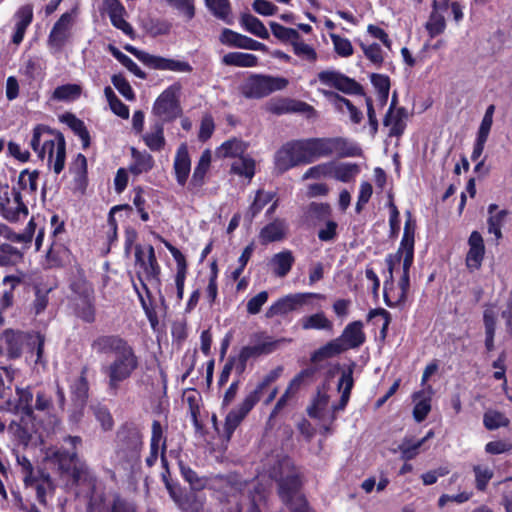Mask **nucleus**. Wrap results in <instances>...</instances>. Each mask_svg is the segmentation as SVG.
I'll use <instances>...</instances> for the list:
<instances>
[{"label": "nucleus", "mask_w": 512, "mask_h": 512, "mask_svg": "<svg viewBox=\"0 0 512 512\" xmlns=\"http://www.w3.org/2000/svg\"><path fill=\"white\" fill-rule=\"evenodd\" d=\"M407 216L398 251L395 254L388 255L386 258L391 282L386 281L384 284V297L391 306L405 301L410 285L409 270L414 259L416 225L411 218L410 212H407Z\"/></svg>", "instance_id": "1"}, {"label": "nucleus", "mask_w": 512, "mask_h": 512, "mask_svg": "<svg viewBox=\"0 0 512 512\" xmlns=\"http://www.w3.org/2000/svg\"><path fill=\"white\" fill-rule=\"evenodd\" d=\"M30 146L40 159H47L55 174H60L65 166L66 143L63 135L45 125L33 129Z\"/></svg>", "instance_id": "2"}, {"label": "nucleus", "mask_w": 512, "mask_h": 512, "mask_svg": "<svg viewBox=\"0 0 512 512\" xmlns=\"http://www.w3.org/2000/svg\"><path fill=\"white\" fill-rule=\"evenodd\" d=\"M278 372L276 370L271 371L266 375L262 381H260L256 387L249 392L242 402L235 408H233L225 417L224 421V437L227 440H231L235 430L239 427L242 421L247 417L251 410L261 400L263 391L277 379Z\"/></svg>", "instance_id": "3"}, {"label": "nucleus", "mask_w": 512, "mask_h": 512, "mask_svg": "<svg viewBox=\"0 0 512 512\" xmlns=\"http://www.w3.org/2000/svg\"><path fill=\"white\" fill-rule=\"evenodd\" d=\"M115 454L123 462L134 464L140 460L143 448V434L139 426L132 422L122 423L115 435Z\"/></svg>", "instance_id": "4"}, {"label": "nucleus", "mask_w": 512, "mask_h": 512, "mask_svg": "<svg viewBox=\"0 0 512 512\" xmlns=\"http://www.w3.org/2000/svg\"><path fill=\"white\" fill-rule=\"evenodd\" d=\"M304 141L310 163L331 155L352 157L360 153L357 145L342 137L309 138Z\"/></svg>", "instance_id": "5"}, {"label": "nucleus", "mask_w": 512, "mask_h": 512, "mask_svg": "<svg viewBox=\"0 0 512 512\" xmlns=\"http://www.w3.org/2000/svg\"><path fill=\"white\" fill-rule=\"evenodd\" d=\"M501 314L507 333L512 336V301L508 300L504 305L497 303L489 304L483 312V322L485 327V345L488 350L493 349V339L498 317Z\"/></svg>", "instance_id": "6"}, {"label": "nucleus", "mask_w": 512, "mask_h": 512, "mask_svg": "<svg viewBox=\"0 0 512 512\" xmlns=\"http://www.w3.org/2000/svg\"><path fill=\"white\" fill-rule=\"evenodd\" d=\"M288 80L284 77L253 74L242 86V93L247 98H262L287 87Z\"/></svg>", "instance_id": "7"}, {"label": "nucleus", "mask_w": 512, "mask_h": 512, "mask_svg": "<svg viewBox=\"0 0 512 512\" xmlns=\"http://www.w3.org/2000/svg\"><path fill=\"white\" fill-rule=\"evenodd\" d=\"M180 83H173L167 87L155 100L152 112L162 121L170 122L178 118L182 109L180 106Z\"/></svg>", "instance_id": "8"}, {"label": "nucleus", "mask_w": 512, "mask_h": 512, "mask_svg": "<svg viewBox=\"0 0 512 512\" xmlns=\"http://www.w3.org/2000/svg\"><path fill=\"white\" fill-rule=\"evenodd\" d=\"M162 481L169 496L182 512H203L204 498L196 494L197 491H187L177 482H172L165 473L161 474Z\"/></svg>", "instance_id": "9"}, {"label": "nucleus", "mask_w": 512, "mask_h": 512, "mask_svg": "<svg viewBox=\"0 0 512 512\" xmlns=\"http://www.w3.org/2000/svg\"><path fill=\"white\" fill-rule=\"evenodd\" d=\"M309 163L304 139L286 143L275 156V165L282 172L297 165Z\"/></svg>", "instance_id": "10"}, {"label": "nucleus", "mask_w": 512, "mask_h": 512, "mask_svg": "<svg viewBox=\"0 0 512 512\" xmlns=\"http://www.w3.org/2000/svg\"><path fill=\"white\" fill-rule=\"evenodd\" d=\"M323 299L324 296L317 293H293L285 295L275 301L266 311L267 318L286 316L306 304L309 298Z\"/></svg>", "instance_id": "11"}, {"label": "nucleus", "mask_w": 512, "mask_h": 512, "mask_svg": "<svg viewBox=\"0 0 512 512\" xmlns=\"http://www.w3.org/2000/svg\"><path fill=\"white\" fill-rule=\"evenodd\" d=\"M137 366L138 359L135 354H119L108 367L110 388L117 389L119 383L129 378Z\"/></svg>", "instance_id": "12"}, {"label": "nucleus", "mask_w": 512, "mask_h": 512, "mask_svg": "<svg viewBox=\"0 0 512 512\" xmlns=\"http://www.w3.org/2000/svg\"><path fill=\"white\" fill-rule=\"evenodd\" d=\"M135 260L140 280L143 287L146 289V284L143 282V277L146 280H153L159 274V266L156 260L154 248L151 245L142 247L137 245L135 248Z\"/></svg>", "instance_id": "13"}, {"label": "nucleus", "mask_w": 512, "mask_h": 512, "mask_svg": "<svg viewBox=\"0 0 512 512\" xmlns=\"http://www.w3.org/2000/svg\"><path fill=\"white\" fill-rule=\"evenodd\" d=\"M316 81L346 94H356L361 89L360 85L355 80L336 70H324L319 72Z\"/></svg>", "instance_id": "14"}, {"label": "nucleus", "mask_w": 512, "mask_h": 512, "mask_svg": "<svg viewBox=\"0 0 512 512\" xmlns=\"http://www.w3.org/2000/svg\"><path fill=\"white\" fill-rule=\"evenodd\" d=\"M334 355L335 354H311L310 365L296 374L291 379L286 389L295 396L303 385L314 380L316 373L321 369L319 363Z\"/></svg>", "instance_id": "15"}, {"label": "nucleus", "mask_w": 512, "mask_h": 512, "mask_svg": "<svg viewBox=\"0 0 512 512\" xmlns=\"http://www.w3.org/2000/svg\"><path fill=\"white\" fill-rule=\"evenodd\" d=\"M76 11L66 12L61 15L58 21L54 24L49 34V44L51 46L61 48L69 39L71 28L74 24Z\"/></svg>", "instance_id": "16"}, {"label": "nucleus", "mask_w": 512, "mask_h": 512, "mask_svg": "<svg viewBox=\"0 0 512 512\" xmlns=\"http://www.w3.org/2000/svg\"><path fill=\"white\" fill-rule=\"evenodd\" d=\"M485 256V245L482 235L478 231H473L468 238V251L465 258V264L470 272L481 268Z\"/></svg>", "instance_id": "17"}, {"label": "nucleus", "mask_w": 512, "mask_h": 512, "mask_svg": "<svg viewBox=\"0 0 512 512\" xmlns=\"http://www.w3.org/2000/svg\"><path fill=\"white\" fill-rule=\"evenodd\" d=\"M277 493L281 502L286 505L296 501L301 492L303 483L299 474H289L279 478L277 481Z\"/></svg>", "instance_id": "18"}, {"label": "nucleus", "mask_w": 512, "mask_h": 512, "mask_svg": "<svg viewBox=\"0 0 512 512\" xmlns=\"http://www.w3.org/2000/svg\"><path fill=\"white\" fill-rule=\"evenodd\" d=\"M432 395L433 389L430 385L412 394V400L415 403L412 414L416 422H423L430 413Z\"/></svg>", "instance_id": "19"}, {"label": "nucleus", "mask_w": 512, "mask_h": 512, "mask_svg": "<svg viewBox=\"0 0 512 512\" xmlns=\"http://www.w3.org/2000/svg\"><path fill=\"white\" fill-rule=\"evenodd\" d=\"M362 328L363 325L360 321L347 325L342 335L337 340V347L342 350L358 348L365 340Z\"/></svg>", "instance_id": "20"}, {"label": "nucleus", "mask_w": 512, "mask_h": 512, "mask_svg": "<svg viewBox=\"0 0 512 512\" xmlns=\"http://www.w3.org/2000/svg\"><path fill=\"white\" fill-rule=\"evenodd\" d=\"M88 367L81 369L80 375L70 385L71 400L75 407L85 408L89 398Z\"/></svg>", "instance_id": "21"}, {"label": "nucleus", "mask_w": 512, "mask_h": 512, "mask_svg": "<svg viewBox=\"0 0 512 512\" xmlns=\"http://www.w3.org/2000/svg\"><path fill=\"white\" fill-rule=\"evenodd\" d=\"M320 93L334 106L336 110L341 113L347 111L350 116V120L358 124L363 119V114L359 111L348 99L341 97L337 93L330 90L319 89Z\"/></svg>", "instance_id": "22"}, {"label": "nucleus", "mask_w": 512, "mask_h": 512, "mask_svg": "<svg viewBox=\"0 0 512 512\" xmlns=\"http://www.w3.org/2000/svg\"><path fill=\"white\" fill-rule=\"evenodd\" d=\"M165 246L172 254L177 265V271L175 275L176 298L178 301H181L184 295V285L187 274L186 260L181 251L178 250L176 247H174L168 242H165Z\"/></svg>", "instance_id": "23"}, {"label": "nucleus", "mask_w": 512, "mask_h": 512, "mask_svg": "<svg viewBox=\"0 0 512 512\" xmlns=\"http://www.w3.org/2000/svg\"><path fill=\"white\" fill-rule=\"evenodd\" d=\"M407 113L404 108H396L392 102L385 118L384 126L389 128V136L399 137L406 127Z\"/></svg>", "instance_id": "24"}, {"label": "nucleus", "mask_w": 512, "mask_h": 512, "mask_svg": "<svg viewBox=\"0 0 512 512\" xmlns=\"http://www.w3.org/2000/svg\"><path fill=\"white\" fill-rule=\"evenodd\" d=\"M147 66L152 69L166 70L178 73H189L192 71V66L187 61L165 58L152 54Z\"/></svg>", "instance_id": "25"}, {"label": "nucleus", "mask_w": 512, "mask_h": 512, "mask_svg": "<svg viewBox=\"0 0 512 512\" xmlns=\"http://www.w3.org/2000/svg\"><path fill=\"white\" fill-rule=\"evenodd\" d=\"M183 401L188 405L189 414L195 431L201 432L204 425L200 420V410L202 407V396L200 392L193 388L185 390L183 393Z\"/></svg>", "instance_id": "26"}, {"label": "nucleus", "mask_w": 512, "mask_h": 512, "mask_svg": "<svg viewBox=\"0 0 512 512\" xmlns=\"http://www.w3.org/2000/svg\"><path fill=\"white\" fill-rule=\"evenodd\" d=\"M173 167L177 183L184 186L191 171V160L186 144H181L178 147Z\"/></svg>", "instance_id": "27"}, {"label": "nucleus", "mask_w": 512, "mask_h": 512, "mask_svg": "<svg viewBox=\"0 0 512 512\" xmlns=\"http://www.w3.org/2000/svg\"><path fill=\"white\" fill-rule=\"evenodd\" d=\"M508 211L499 209L496 204L488 206L487 231L494 235L495 241L498 242L502 238L501 229L505 224Z\"/></svg>", "instance_id": "28"}, {"label": "nucleus", "mask_w": 512, "mask_h": 512, "mask_svg": "<svg viewBox=\"0 0 512 512\" xmlns=\"http://www.w3.org/2000/svg\"><path fill=\"white\" fill-rule=\"evenodd\" d=\"M295 258L290 250H283L271 258L269 265L277 277H285L291 270Z\"/></svg>", "instance_id": "29"}, {"label": "nucleus", "mask_w": 512, "mask_h": 512, "mask_svg": "<svg viewBox=\"0 0 512 512\" xmlns=\"http://www.w3.org/2000/svg\"><path fill=\"white\" fill-rule=\"evenodd\" d=\"M299 326L303 330H319L332 331L333 322L325 315L324 312L303 316L299 322Z\"/></svg>", "instance_id": "30"}, {"label": "nucleus", "mask_w": 512, "mask_h": 512, "mask_svg": "<svg viewBox=\"0 0 512 512\" xmlns=\"http://www.w3.org/2000/svg\"><path fill=\"white\" fill-rule=\"evenodd\" d=\"M75 313L85 322L91 323L95 320L94 301L90 289H85L83 296L76 300Z\"/></svg>", "instance_id": "31"}, {"label": "nucleus", "mask_w": 512, "mask_h": 512, "mask_svg": "<svg viewBox=\"0 0 512 512\" xmlns=\"http://www.w3.org/2000/svg\"><path fill=\"white\" fill-rule=\"evenodd\" d=\"M287 232V225L284 220L277 219L260 231L259 238L263 244L282 240Z\"/></svg>", "instance_id": "32"}, {"label": "nucleus", "mask_w": 512, "mask_h": 512, "mask_svg": "<svg viewBox=\"0 0 512 512\" xmlns=\"http://www.w3.org/2000/svg\"><path fill=\"white\" fill-rule=\"evenodd\" d=\"M92 348L98 352H127L128 344L117 336H101L97 338Z\"/></svg>", "instance_id": "33"}, {"label": "nucleus", "mask_w": 512, "mask_h": 512, "mask_svg": "<svg viewBox=\"0 0 512 512\" xmlns=\"http://www.w3.org/2000/svg\"><path fill=\"white\" fill-rule=\"evenodd\" d=\"M132 162L129 166V171L134 175H140L146 173L153 168L154 160L153 157L143 151L140 152L135 148H131Z\"/></svg>", "instance_id": "34"}, {"label": "nucleus", "mask_w": 512, "mask_h": 512, "mask_svg": "<svg viewBox=\"0 0 512 512\" xmlns=\"http://www.w3.org/2000/svg\"><path fill=\"white\" fill-rule=\"evenodd\" d=\"M26 487H33L36 490L37 500L41 504H46V494L48 489H53V482L50 475L42 470L37 471L31 482L25 484Z\"/></svg>", "instance_id": "35"}, {"label": "nucleus", "mask_w": 512, "mask_h": 512, "mask_svg": "<svg viewBox=\"0 0 512 512\" xmlns=\"http://www.w3.org/2000/svg\"><path fill=\"white\" fill-rule=\"evenodd\" d=\"M70 251L62 244L53 243L46 255V266L60 267L70 262Z\"/></svg>", "instance_id": "36"}, {"label": "nucleus", "mask_w": 512, "mask_h": 512, "mask_svg": "<svg viewBox=\"0 0 512 512\" xmlns=\"http://www.w3.org/2000/svg\"><path fill=\"white\" fill-rule=\"evenodd\" d=\"M247 145L239 139L232 138L216 149V156L218 158H239L244 155Z\"/></svg>", "instance_id": "37"}, {"label": "nucleus", "mask_w": 512, "mask_h": 512, "mask_svg": "<svg viewBox=\"0 0 512 512\" xmlns=\"http://www.w3.org/2000/svg\"><path fill=\"white\" fill-rule=\"evenodd\" d=\"M330 169V177L345 183L353 180L359 173L358 165L353 163L330 162Z\"/></svg>", "instance_id": "38"}, {"label": "nucleus", "mask_w": 512, "mask_h": 512, "mask_svg": "<svg viewBox=\"0 0 512 512\" xmlns=\"http://www.w3.org/2000/svg\"><path fill=\"white\" fill-rule=\"evenodd\" d=\"M179 471L192 491H201L207 486V478L201 477L190 466L186 465L182 460L178 461Z\"/></svg>", "instance_id": "39"}, {"label": "nucleus", "mask_w": 512, "mask_h": 512, "mask_svg": "<svg viewBox=\"0 0 512 512\" xmlns=\"http://www.w3.org/2000/svg\"><path fill=\"white\" fill-rule=\"evenodd\" d=\"M222 63L227 66L250 68L258 65V58L250 53L230 52L223 56Z\"/></svg>", "instance_id": "40"}, {"label": "nucleus", "mask_w": 512, "mask_h": 512, "mask_svg": "<svg viewBox=\"0 0 512 512\" xmlns=\"http://www.w3.org/2000/svg\"><path fill=\"white\" fill-rule=\"evenodd\" d=\"M16 393L18 396V401L16 404V409L22 415V417H26L29 420H34V407L32 405L33 401V393L29 387L27 388H17Z\"/></svg>", "instance_id": "41"}, {"label": "nucleus", "mask_w": 512, "mask_h": 512, "mask_svg": "<svg viewBox=\"0 0 512 512\" xmlns=\"http://www.w3.org/2000/svg\"><path fill=\"white\" fill-rule=\"evenodd\" d=\"M241 26L249 33L261 39H268L269 32L265 25L251 14H243L240 18Z\"/></svg>", "instance_id": "42"}, {"label": "nucleus", "mask_w": 512, "mask_h": 512, "mask_svg": "<svg viewBox=\"0 0 512 512\" xmlns=\"http://www.w3.org/2000/svg\"><path fill=\"white\" fill-rule=\"evenodd\" d=\"M328 403L329 396L325 392L318 390L310 405L307 407L308 416L313 419H323Z\"/></svg>", "instance_id": "43"}, {"label": "nucleus", "mask_w": 512, "mask_h": 512, "mask_svg": "<svg viewBox=\"0 0 512 512\" xmlns=\"http://www.w3.org/2000/svg\"><path fill=\"white\" fill-rule=\"evenodd\" d=\"M27 337L24 336V332L12 329L5 330L0 336V348H6L8 352H16L23 347L22 340Z\"/></svg>", "instance_id": "44"}, {"label": "nucleus", "mask_w": 512, "mask_h": 512, "mask_svg": "<svg viewBox=\"0 0 512 512\" xmlns=\"http://www.w3.org/2000/svg\"><path fill=\"white\" fill-rule=\"evenodd\" d=\"M231 172L251 180L255 174V162L249 156H241L231 164Z\"/></svg>", "instance_id": "45"}, {"label": "nucleus", "mask_w": 512, "mask_h": 512, "mask_svg": "<svg viewBox=\"0 0 512 512\" xmlns=\"http://www.w3.org/2000/svg\"><path fill=\"white\" fill-rule=\"evenodd\" d=\"M143 140L150 150H161L165 145L164 129L162 124H154L151 127V130L143 136Z\"/></svg>", "instance_id": "46"}, {"label": "nucleus", "mask_w": 512, "mask_h": 512, "mask_svg": "<svg viewBox=\"0 0 512 512\" xmlns=\"http://www.w3.org/2000/svg\"><path fill=\"white\" fill-rule=\"evenodd\" d=\"M90 409L95 419L100 423V426L104 432L111 431L114 427V419L106 405L101 403L92 404Z\"/></svg>", "instance_id": "47"}, {"label": "nucleus", "mask_w": 512, "mask_h": 512, "mask_svg": "<svg viewBox=\"0 0 512 512\" xmlns=\"http://www.w3.org/2000/svg\"><path fill=\"white\" fill-rule=\"evenodd\" d=\"M28 209L21 200V195L18 192L13 194V200L7 202L4 207V216L11 221L18 220L21 216H26Z\"/></svg>", "instance_id": "48"}, {"label": "nucleus", "mask_w": 512, "mask_h": 512, "mask_svg": "<svg viewBox=\"0 0 512 512\" xmlns=\"http://www.w3.org/2000/svg\"><path fill=\"white\" fill-rule=\"evenodd\" d=\"M205 4L215 17L227 24L232 23L229 0H205Z\"/></svg>", "instance_id": "49"}, {"label": "nucleus", "mask_w": 512, "mask_h": 512, "mask_svg": "<svg viewBox=\"0 0 512 512\" xmlns=\"http://www.w3.org/2000/svg\"><path fill=\"white\" fill-rule=\"evenodd\" d=\"M291 45L294 54L300 59L309 63H314L317 60L318 55L316 50L311 45L305 43L299 34L298 37L292 41Z\"/></svg>", "instance_id": "50"}, {"label": "nucleus", "mask_w": 512, "mask_h": 512, "mask_svg": "<svg viewBox=\"0 0 512 512\" xmlns=\"http://www.w3.org/2000/svg\"><path fill=\"white\" fill-rule=\"evenodd\" d=\"M211 158V151L208 149L203 151V153L201 154L200 159L194 169L191 180V182L195 186H200L203 184L205 175L210 168Z\"/></svg>", "instance_id": "51"}, {"label": "nucleus", "mask_w": 512, "mask_h": 512, "mask_svg": "<svg viewBox=\"0 0 512 512\" xmlns=\"http://www.w3.org/2000/svg\"><path fill=\"white\" fill-rule=\"evenodd\" d=\"M82 88L78 84H65L55 88L52 99L57 101H74L81 95Z\"/></svg>", "instance_id": "52"}, {"label": "nucleus", "mask_w": 512, "mask_h": 512, "mask_svg": "<svg viewBox=\"0 0 512 512\" xmlns=\"http://www.w3.org/2000/svg\"><path fill=\"white\" fill-rule=\"evenodd\" d=\"M104 95L109 103L112 112L121 117L122 119L129 118V108L126 106L114 93L113 89L109 86L104 88Z\"/></svg>", "instance_id": "53"}, {"label": "nucleus", "mask_w": 512, "mask_h": 512, "mask_svg": "<svg viewBox=\"0 0 512 512\" xmlns=\"http://www.w3.org/2000/svg\"><path fill=\"white\" fill-rule=\"evenodd\" d=\"M286 344L287 341L285 339H274L264 333L255 336L256 348L261 351L284 349Z\"/></svg>", "instance_id": "54"}, {"label": "nucleus", "mask_w": 512, "mask_h": 512, "mask_svg": "<svg viewBox=\"0 0 512 512\" xmlns=\"http://www.w3.org/2000/svg\"><path fill=\"white\" fill-rule=\"evenodd\" d=\"M275 197L273 192L259 190L256 193V196L249 207L247 212V216H249L250 221Z\"/></svg>", "instance_id": "55"}, {"label": "nucleus", "mask_w": 512, "mask_h": 512, "mask_svg": "<svg viewBox=\"0 0 512 512\" xmlns=\"http://www.w3.org/2000/svg\"><path fill=\"white\" fill-rule=\"evenodd\" d=\"M510 420L501 412L489 410L484 413L483 424L488 430H496L500 427H507Z\"/></svg>", "instance_id": "56"}, {"label": "nucleus", "mask_w": 512, "mask_h": 512, "mask_svg": "<svg viewBox=\"0 0 512 512\" xmlns=\"http://www.w3.org/2000/svg\"><path fill=\"white\" fill-rule=\"evenodd\" d=\"M109 51L123 66H125L135 76L141 79H144L146 77V74L141 70V68L130 57L122 53L119 49L110 45Z\"/></svg>", "instance_id": "57"}, {"label": "nucleus", "mask_w": 512, "mask_h": 512, "mask_svg": "<svg viewBox=\"0 0 512 512\" xmlns=\"http://www.w3.org/2000/svg\"><path fill=\"white\" fill-rule=\"evenodd\" d=\"M329 36L332 41L334 51L338 56L348 58L353 55L354 49L348 38L335 33H330Z\"/></svg>", "instance_id": "58"}, {"label": "nucleus", "mask_w": 512, "mask_h": 512, "mask_svg": "<svg viewBox=\"0 0 512 512\" xmlns=\"http://www.w3.org/2000/svg\"><path fill=\"white\" fill-rule=\"evenodd\" d=\"M247 36L225 28L222 30L219 40L223 45L244 49Z\"/></svg>", "instance_id": "59"}, {"label": "nucleus", "mask_w": 512, "mask_h": 512, "mask_svg": "<svg viewBox=\"0 0 512 512\" xmlns=\"http://www.w3.org/2000/svg\"><path fill=\"white\" fill-rule=\"evenodd\" d=\"M22 259L20 251L10 244L0 245V267L14 265Z\"/></svg>", "instance_id": "60"}, {"label": "nucleus", "mask_w": 512, "mask_h": 512, "mask_svg": "<svg viewBox=\"0 0 512 512\" xmlns=\"http://www.w3.org/2000/svg\"><path fill=\"white\" fill-rule=\"evenodd\" d=\"M473 472L475 475V487L478 491L484 492L487 489L488 483L493 478L494 472L489 467L481 465H474Z\"/></svg>", "instance_id": "61"}, {"label": "nucleus", "mask_w": 512, "mask_h": 512, "mask_svg": "<svg viewBox=\"0 0 512 512\" xmlns=\"http://www.w3.org/2000/svg\"><path fill=\"white\" fill-rule=\"evenodd\" d=\"M38 178H39L38 171L24 170L19 175L18 183H19V186L23 190L33 193L38 188V184H37Z\"/></svg>", "instance_id": "62"}, {"label": "nucleus", "mask_w": 512, "mask_h": 512, "mask_svg": "<svg viewBox=\"0 0 512 512\" xmlns=\"http://www.w3.org/2000/svg\"><path fill=\"white\" fill-rule=\"evenodd\" d=\"M112 84L118 92L128 101L135 100V93L130 83L121 74L113 75L111 78Z\"/></svg>", "instance_id": "63"}, {"label": "nucleus", "mask_w": 512, "mask_h": 512, "mask_svg": "<svg viewBox=\"0 0 512 512\" xmlns=\"http://www.w3.org/2000/svg\"><path fill=\"white\" fill-rule=\"evenodd\" d=\"M425 27L429 35L435 37L444 32L446 27L445 19L441 14L433 12L426 22Z\"/></svg>", "instance_id": "64"}]
</instances>
